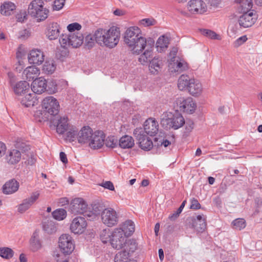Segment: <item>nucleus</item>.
I'll use <instances>...</instances> for the list:
<instances>
[{"instance_id":"f257e3e1","label":"nucleus","mask_w":262,"mask_h":262,"mask_svg":"<svg viewBox=\"0 0 262 262\" xmlns=\"http://www.w3.org/2000/svg\"><path fill=\"white\" fill-rule=\"evenodd\" d=\"M140 29L136 26L130 27L124 33V43L133 54L139 55L146 46V39L141 36Z\"/></svg>"},{"instance_id":"f03ea898","label":"nucleus","mask_w":262,"mask_h":262,"mask_svg":"<svg viewBox=\"0 0 262 262\" xmlns=\"http://www.w3.org/2000/svg\"><path fill=\"white\" fill-rule=\"evenodd\" d=\"M96 36L99 45L112 49L118 43L120 32L119 28L113 26L107 30L102 28L97 29L96 30Z\"/></svg>"},{"instance_id":"7ed1b4c3","label":"nucleus","mask_w":262,"mask_h":262,"mask_svg":"<svg viewBox=\"0 0 262 262\" xmlns=\"http://www.w3.org/2000/svg\"><path fill=\"white\" fill-rule=\"evenodd\" d=\"M42 113L45 118L51 119L54 116L58 115L59 104L57 100L53 96L45 98L42 101Z\"/></svg>"},{"instance_id":"20e7f679","label":"nucleus","mask_w":262,"mask_h":262,"mask_svg":"<svg viewBox=\"0 0 262 262\" xmlns=\"http://www.w3.org/2000/svg\"><path fill=\"white\" fill-rule=\"evenodd\" d=\"M42 0H33L28 7V14L36 18L38 22L45 20L49 13V10L44 8Z\"/></svg>"},{"instance_id":"39448f33","label":"nucleus","mask_w":262,"mask_h":262,"mask_svg":"<svg viewBox=\"0 0 262 262\" xmlns=\"http://www.w3.org/2000/svg\"><path fill=\"white\" fill-rule=\"evenodd\" d=\"M138 244L134 239H130L125 245V248L115 255V262H131L130 257L137 250Z\"/></svg>"},{"instance_id":"423d86ee","label":"nucleus","mask_w":262,"mask_h":262,"mask_svg":"<svg viewBox=\"0 0 262 262\" xmlns=\"http://www.w3.org/2000/svg\"><path fill=\"white\" fill-rule=\"evenodd\" d=\"M133 135L138 141L139 147L143 150L148 151L154 147V143L147 135L144 134V130L141 127L134 129Z\"/></svg>"},{"instance_id":"0eeeda50","label":"nucleus","mask_w":262,"mask_h":262,"mask_svg":"<svg viewBox=\"0 0 262 262\" xmlns=\"http://www.w3.org/2000/svg\"><path fill=\"white\" fill-rule=\"evenodd\" d=\"M185 122L182 115L179 113H176L172 115L171 118L163 120L161 124L167 130L171 128L176 130L183 126L185 124Z\"/></svg>"},{"instance_id":"6e6552de","label":"nucleus","mask_w":262,"mask_h":262,"mask_svg":"<svg viewBox=\"0 0 262 262\" xmlns=\"http://www.w3.org/2000/svg\"><path fill=\"white\" fill-rule=\"evenodd\" d=\"M186 222L189 228L195 230L197 232H203L207 227L206 216L198 215L195 216H190L186 219Z\"/></svg>"},{"instance_id":"1a4fd4ad","label":"nucleus","mask_w":262,"mask_h":262,"mask_svg":"<svg viewBox=\"0 0 262 262\" xmlns=\"http://www.w3.org/2000/svg\"><path fill=\"white\" fill-rule=\"evenodd\" d=\"M176 103L181 111L189 114H193L196 108V104L191 97L177 98Z\"/></svg>"},{"instance_id":"9d476101","label":"nucleus","mask_w":262,"mask_h":262,"mask_svg":"<svg viewBox=\"0 0 262 262\" xmlns=\"http://www.w3.org/2000/svg\"><path fill=\"white\" fill-rule=\"evenodd\" d=\"M129 240L127 241L126 237L123 235V233L121 229L116 228L111 234L110 243L114 248L119 250L122 248L124 249L125 245Z\"/></svg>"},{"instance_id":"9b49d317","label":"nucleus","mask_w":262,"mask_h":262,"mask_svg":"<svg viewBox=\"0 0 262 262\" xmlns=\"http://www.w3.org/2000/svg\"><path fill=\"white\" fill-rule=\"evenodd\" d=\"M88 205L86 202L81 198L73 199L69 206V211L74 214H83L86 213Z\"/></svg>"},{"instance_id":"f8f14e48","label":"nucleus","mask_w":262,"mask_h":262,"mask_svg":"<svg viewBox=\"0 0 262 262\" xmlns=\"http://www.w3.org/2000/svg\"><path fill=\"white\" fill-rule=\"evenodd\" d=\"M59 247L61 252L64 255H70L75 248L72 238L68 234H62L59 238Z\"/></svg>"},{"instance_id":"ddd939ff","label":"nucleus","mask_w":262,"mask_h":262,"mask_svg":"<svg viewBox=\"0 0 262 262\" xmlns=\"http://www.w3.org/2000/svg\"><path fill=\"white\" fill-rule=\"evenodd\" d=\"M101 220L105 225L111 227L117 224L119 216L114 209L107 208L102 212Z\"/></svg>"},{"instance_id":"4468645a","label":"nucleus","mask_w":262,"mask_h":262,"mask_svg":"<svg viewBox=\"0 0 262 262\" xmlns=\"http://www.w3.org/2000/svg\"><path fill=\"white\" fill-rule=\"evenodd\" d=\"M105 135L101 130L94 132L92 137L89 142L90 147L93 149L101 148L104 144Z\"/></svg>"},{"instance_id":"2eb2a0df","label":"nucleus","mask_w":262,"mask_h":262,"mask_svg":"<svg viewBox=\"0 0 262 262\" xmlns=\"http://www.w3.org/2000/svg\"><path fill=\"white\" fill-rule=\"evenodd\" d=\"M254 10L248 13H243L239 16L238 22L241 27L248 28L251 27L256 21L257 17L253 13Z\"/></svg>"},{"instance_id":"dca6fc26","label":"nucleus","mask_w":262,"mask_h":262,"mask_svg":"<svg viewBox=\"0 0 262 262\" xmlns=\"http://www.w3.org/2000/svg\"><path fill=\"white\" fill-rule=\"evenodd\" d=\"M188 9L193 14H203L207 11L206 4L202 0H190L188 3Z\"/></svg>"},{"instance_id":"f3484780","label":"nucleus","mask_w":262,"mask_h":262,"mask_svg":"<svg viewBox=\"0 0 262 262\" xmlns=\"http://www.w3.org/2000/svg\"><path fill=\"white\" fill-rule=\"evenodd\" d=\"M39 195L38 191L32 192L29 198L24 200L22 203L17 206L18 212L23 213L27 211L39 198Z\"/></svg>"},{"instance_id":"a211bd4d","label":"nucleus","mask_w":262,"mask_h":262,"mask_svg":"<svg viewBox=\"0 0 262 262\" xmlns=\"http://www.w3.org/2000/svg\"><path fill=\"white\" fill-rule=\"evenodd\" d=\"M144 134L150 136H155L159 130V124L157 121L152 118L147 119L143 125Z\"/></svg>"},{"instance_id":"6ab92c4d","label":"nucleus","mask_w":262,"mask_h":262,"mask_svg":"<svg viewBox=\"0 0 262 262\" xmlns=\"http://www.w3.org/2000/svg\"><path fill=\"white\" fill-rule=\"evenodd\" d=\"M86 222L82 216L75 217L70 226V229L75 234L83 233L86 227Z\"/></svg>"},{"instance_id":"aec40b11","label":"nucleus","mask_w":262,"mask_h":262,"mask_svg":"<svg viewBox=\"0 0 262 262\" xmlns=\"http://www.w3.org/2000/svg\"><path fill=\"white\" fill-rule=\"evenodd\" d=\"M60 33V27L56 22H50L46 27V36L49 40H55L58 38Z\"/></svg>"},{"instance_id":"412c9836","label":"nucleus","mask_w":262,"mask_h":262,"mask_svg":"<svg viewBox=\"0 0 262 262\" xmlns=\"http://www.w3.org/2000/svg\"><path fill=\"white\" fill-rule=\"evenodd\" d=\"M47 80L40 77L35 78L32 82L31 88L35 94H40L46 92Z\"/></svg>"},{"instance_id":"4be33fe9","label":"nucleus","mask_w":262,"mask_h":262,"mask_svg":"<svg viewBox=\"0 0 262 262\" xmlns=\"http://www.w3.org/2000/svg\"><path fill=\"white\" fill-rule=\"evenodd\" d=\"M30 250L32 252H36L42 247V241L39 237V230L36 229L33 233L30 241Z\"/></svg>"},{"instance_id":"5701e85b","label":"nucleus","mask_w":262,"mask_h":262,"mask_svg":"<svg viewBox=\"0 0 262 262\" xmlns=\"http://www.w3.org/2000/svg\"><path fill=\"white\" fill-rule=\"evenodd\" d=\"M93 133V130L90 127H83L78 133V136L77 137L78 142L80 143H89Z\"/></svg>"},{"instance_id":"b1692460","label":"nucleus","mask_w":262,"mask_h":262,"mask_svg":"<svg viewBox=\"0 0 262 262\" xmlns=\"http://www.w3.org/2000/svg\"><path fill=\"white\" fill-rule=\"evenodd\" d=\"M43 53L39 50H32L28 55V60L30 63L39 65L44 60Z\"/></svg>"},{"instance_id":"393cba45","label":"nucleus","mask_w":262,"mask_h":262,"mask_svg":"<svg viewBox=\"0 0 262 262\" xmlns=\"http://www.w3.org/2000/svg\"><path fill=\"white\" fill-rule=\"evenodd\" d=\"M21 159L20 152L17 149H12L6 156V160L9 164L14 165L18 163Z\"/></svg>"},{"instance_id":"a878e982","label":"nucleus","mask_w":262,"mask_h":262,"mask_svg":"<svg viewBox=\"0 0 262 262\" xmlns=\"http://www.w3.org/2000/svg\"><path fill=\"white\" fill-rule=\"evenodd\" d=\"M187 90L191 95L196 97L201 94L202 86L199 81L192 79Z\"/></svg>"},{"instance_id":"bb28decb","label":"nucleus","mask_w":262,"mask_h":262,"mask_svg":"<svg viewBox=\"0 0 262 262\" xmlns=\"http://www.w3.org/2000/svg\"><path fill=\"white\" fill-rule=\"evenodd\" d=\"M19 186V183L15 179H11L3 186V192L7 194H12L18 190Z\"/></svg>"},{"instance_id":"cd10ccee","label":"nucleus","mask_w":262,"mask_h":262,"mask_svg":"<svg viewBox=\"0 0 262 262\" xmlns=\"http://www.w3.org/2000/svg\"><path fill=\"white\" fill-rule=\"evenodd\" d=\"M39 74V70L34 66L27 67L23 73V76H25L26 79L28 81H33L37 78L36 77Z\"/></svg>"},{"instance_id":"c85d7f7f","label":"nucleus","mask_w":262,"mask_h":262,"mask_svg":"<svg viewBox=\"0 0 262 262\" xmlns=\"http://www.w3.org/2000/svg\"><path fill=\"white\" fill-rule=\"evenodd\" d=\"M234 3L240 4L238 8L239 13H248L253 10H251L253 6L252 0H234Z\"/></svg>"},{"instance_id":"c756f323","label":"nucleus","mask_w":262,"mask_h":262,"mask_svg":"<svg viewBox=\"0 0 262 262\" xmlns=\"http://www.w3.org/2000/svg\"><path fill=\"white\" fill-rule=\"evenodd\" d=\"M70 43L73 48L80 46L83 42L84 36L80 33H69Z\"/></svg>"},{"instance_id":"7c9ffc66","label":"nucleus","mask_w":262,"mask_h":262,"mask_svg":"<svg viewBox=\"0 0 262 262\" xmlns=\"http://www.w3.org/2000/svg\"><path fill=\"white\" fill-rule=\"evenodd\" d=\"M135 145L134 140L132 136L124 135L121 137L119 140V146L121 148H131Z\"/></svg>"},{"instance_id":"2f4dec72","label":"nucleus","mask_w":262,"mask_h":262,"mask_svg":"<svg viewBox=\"0 0 262 262\" xmlns=\"http://www.w3.org/2000/svg\"><path fill=\"white\" fill-rule=\"evenodd\" d=\"M117 229H121L123 233V235L127 238V237L130 236L134 232L135 225L132 221L127 220L123 223L121 228Z\"/></svg>"},{"instance_id":"473e14b6","label":"nucleus","mask_w":262,"mask_h":262,"mask_svg":"<svg viewBox=\"0 0 262 262\" xmlns=\"http://www.w3.org/2000/svg\"><path fill=\"white\" fill-rule=\"evenodd\" d=\"M30 89L29 83L26 81H20L16 83L13 87L15 94L21 95L27 92Z\"/></svg>"},{"instance_id":"72a5a7b5","label":"nucleus","mask_w":262,"mask_h":262,"mask_svg":"<svg viewBox=\"0 0 262 262\" xmlns=\"http://www.w3.org/2000/svg\"><path fill=\"white\" fill-rule=\"evenodd\" d=\"M68 118L67 117H60L58 120L56 131L59 134H63L69 128Z\"/></svg>"},{"instance_id":"f704fd0d","label":"nucleus","mask_w":262,"mask_h":262,"mask_svg":"<svg viewBox=\"0 0 262 262\" xmlns=\"http://www.w3.org/2000/svg\"><path fill=\"white\" fill-rule=\"evenodd\" d=\"M169 45V40L168 37H165L164 35L161 36L158 39L156 47L157 51L162 52L166 50Z\"/></svg>"},{"instance_id":"c9c22d12","label":"nucleus","mask_w":262,"mask_h":262,"mask_svg":"<svg viewBox=\"0 0 262 262\" xmlns=\"http://www.w3.org/2000/svg\"><path fill=\"white\" fill-rule=\"evenodd\" d=\"M15 9L16 6L14 3L11 2H5L1 6V13L6 16L10 15Z\"/></svg>"},{"instance_id":"e433bc0d","label":"nucleus","mask_w":262,"mask_h":262,"mask_svg":"<svg viewBox=\"0 0 262 262\" xmlns=\"http://www.w3.org/2000/svg\"><path fill=\"white\" fill-rule=\"evenodd\" d=\"M191 79L188 75H181L178 79V87L180 90L187 89Z\"/></svg>"},{"instance_id":"4c0bfd02","label":"nucleus","mask_w":262,"mask_h":262,"mask_svg":"<svg viewBox=\"0 0 262 262\" xmlns=\"http://www.w3.org/2000/svg\"><path fill=\"white\" fill-rule=\"evenodd\" d=\"M69 50L67 47H59L56 48L55 57L61 61H63L69 55Z\"/></svg>"},{"instance_id":"58836bf2","label":"nucleus","mask_w":262,"mask_h":262,"mask_svg":"<svg viewBox=\"0 0 262 262\" xmlns=\"http://www.w3.org/2000/svg\"><path fill=\"white\" fill-rule=\"evenodd\" d=\"M173 64L174 67V71L177 72H182L185 71L188 69L187 64L186 62H182L181 61H179L178 59H177L176 57H173L171 60V62L170 64Z\"/></svg>"},{"instance_id":"ea45409f","label":"nucleus","mask_w":262,"mask_h":262,"mask_svg":"<svg viewBox=\"0 0 262 262\" xmlns=\"http://www.w3.org/2000/svg\"><path fill=\"white\" fill-rule=\"evenodd\" d=\"M35 96V94L30 93L26 95L21 100V104L27 107L34 106L36 101Z\"/></svg>"},{"instance_id":"a19ab883","label":"nucleus","mask_w":262,"mask_h":262,"mask_svg":"<svg viewBox=\"0 0 262 262\" xmlns=\"http://www.w3.org/2000/svg\"><path fill=\"white\" fill-rule=\"evenodd\" d=\"M162 64L161 60L155 57L152 58L149 63V69L151 73L157 74L159 70L161 69Z\"/></svg>"},{"instance_id":"79ce46f5","label":"nucleus","mask_w":262,"mask_h":262,"mask_svg":"<svg viewBox=\"0 0 262 262\" xmlns=\"http://www.w3.org/2000/svg\"><path fill=\"white\" fill-rule=\"evenodd\" d=\"M96 37V31L93 35L90 34L85 37L84 46L86 49L89 50L92 49L95 43L99 45V42L97 40Z\"/></svg>"},{"instance_id":"37998d69","label":"nucleus","mask_w":262,"mask_h":262,"mask_svg":"<svg viewBox=\"0 0 262 262\" xmlns=\"http://www.w3.org/2000/svg\"><path fill=\"white\" fill-rule=\"evenodd\" d=\"M42 228L46 233L49 234L54 233L57 230L55 223L49 220L43 223Z\"/></svg>"},{"instance_id":"c03bdc74","label":"nucleus","mask_w":262,"mask_h":262,"mask_svg":"<svg viewBox=\"0 0 262 262\" xmlns=\"http://www.w3.org/2000/svg\"><path fill=\"white\" fill-rule=\"evenodd\" d=\"M46 92L50 94H54L58 92V88L55 80L51 79L47 80Z\"/></svg>"},{"instance_id":"a18cd8bd","label":"nucleus","mask_w":262,"mask_h":262,"mask_svg":"<svg viewBox=\"0 0 262 262\" xmlns=\"http://www.w3.org/2000/svg\"><path fill=\"white\" fill-rule=\"evenodd\" d=\"M14 255V251L9 247L0 248V256L2 258L9 259Z\"/></svg>"},{"instance_id":"49530a36","label":"nucleus","mask_w":262,"mask_h":262,"mask_svg":"<svg viewBox=\"0 0 262 262\" xmlns=\"http://www.w3.org/2000/svg\"><path fill=\"white\" fill-rule=\"evenodd\" d=\"M53 217L58 221H61L64 219L67 216V211L62 208L57 209L52 213Z\"/></svg>"},{"instance_id":"de8ad7c7","label":"nucleus","mask_w":262,"mask_h":262,"mask_svg":"<svg viewBox=\"0 0 262 262\" xmlns=\"http://www.w3.org/2000/svg\"><path fill=\"white\" fill-rule=\"evenodd\" d=\"M105 209V206H104L103 203L102 202H95L92 204L93 211L96 215H99L100 213L101 214Z\"/></svg>"},{"instance_id":"09e8293b","label":"nucleus","mask_w":262,"mask_h":262,"mask_svg":"<svg viewBox=\"0 0 262 262\" xmlns=\"http://www.w3.org/2000/svg\"><path fill=\"white\" fill-rule=\"evenodd\" d=\"M232 225L234 229L238 230H241L245 228L246 223L244 219L238 218L234 220L232 222Z\"/></svg>"},{"instance_id":"8fccbe9b","label":"nucleus","mask_w":262,"mask_h":262,"mask_svg":"<svg viewBox=\"0 0 262 262\" xmlns=\"http://www.w3.org/2000/svg\"><path fill=\"white\" fill-rule=\"evenodd\" d=\"M112 232L108 228L103 229L100 233V238L102 243H107V242H110L111 239V234Z\"/></svg>"},{"instance_id":"3c124183","label":"nucleus","mask_w":262,"mask_h":262,"mask_svg":"<svg viewBox=\"0 0 262 262\" xmlns=\"http://www.w3.org/2000/svg\"><path fill=\"white\" fill-rule=\"evenodd\" d=\"M104 144L107 147L114 148L117 146L118 141L114 136H108L104 139Z\"/></svg>"},{"instance_id":"603ef678","label":"nucleus","mask_w":262,"mask_h":262,"mask_svg":"<svg viewBox=\"0 0 262 262\" xmlns=\"http://www.w3.org/2000/svg\"><path fill=\"white\" fill-rule=\"evenodd\" d=\"M200 32L202 35L211 39H220L219 36L215 32L209 29H202Z\"/></svg>"},{"instance_id":"864d4df0","label":"nucleus","mask_w":262,"mask_h":262,"mask_svg":"<svg viewBox=\"0 0 262 262\" xmlns=\"http://www.w3.org/2000/svg\"><path fill=\"white\" fill-rule=\"evenodd\" d=\"M55 69L56 65L52 61L51 62L46 61L43 66V71L48 74H52Z\"/></svg>"},{"instance_id":"5fc2aeb1","label":"nucleus","mask_w":262,"mask_h":262,"mask_svg":"<svg viewBox=\"0 0 262 262\" xmlns=\"http://www.w3.org/2000/svg\"><path fill=\"white\" fill-rule=\"evenodd\" d=\"M186 203V200H184L180 206L177 210V211H175L172 214L169 215V217H168L169 219L172 221H175L179 216L180 214L182 212Z\"/></svg>"},{"instance_id":"6e6d98bb","label":"nucleus","mask_w":262,"mask_h":262,"mask_svg":"<svg viewBox=\"0 0 262 262\" xmlns=\"http://www.w3.org/2000/svg\"><path fill=\"white\" fill-rule=\"evenodd\" d=\"M70 39L69 34L68 35L62 34L59 40L60 47H67V46H71Z\"/></svg>"},{"instance_id":"4d7b16f0","label":"nucleus","mask_w":262,"mask_h":262,"mask_svg":"<svg viewBox=\"0 0 262 262\" xmlns=\"http://www.w3.org/2000/svg\"><path fill=\"white\" fill-rule=\"evenodd\" d=\"M77 135H78V130L75 129V128L72 127L71 128H70L69 130L67 133L66 139L72 142L75 140Z\"/></svg>"},{"instance_id":"13d9d810","label":"nucleus","mask_w":262,"mask_h":262,"mask_svg":"<svg viewBox=\"0 0 262 262\" xmlns=\"http://www.w3.org/2000/svg\"><path fill=\"white\" fill-rule=\"evenodd\" d=\"M140 24L144 27H149L155 25L157 21L153 18H144L140 20Z\"/></svg>"},{"instance_id":"bf43d9fd","label":"nucleus","mask_w":262,"mask_h":262,"mask_svg":"<svg viewBox=\"0 0 262 262\" xmlns=\"http://www.w3.org/2000/svg\"><path fill=\"white\" fill-rule=\"evenodd\" d=\"M81 29V26L78 23H73L68 25L67 29L70 33H73L75 31H79Z\"/></svg>"},{"instance_id":"052dcab7","label":"nucleus","mask_w":262,"mask_h":262,"mask_svg":"<svg viewBox=\"0 0 262 262\" xmlns=\"http://www.w3.org/2000/svg\"><path fill=\"white\" fill-rule=\"evenodd\" d=\"M65 0H55L53 7V10H59L63 7Z\"/></svg>"},{"instance_id":"680f3d73","label":"nucleus","mask_w":262,"mask_h":262,"mask_svg":"<svg viewBox=\"0 0 262 262\" xmlns=\"http://www.w3.org/2000/svg\"><path fill=\"white\" fill-rule=\"evenodd\" d=\"M15 146L17 148L24 151H28L30 149L29 145H27L25 143L20 142V141H17Z\"/></svg>"},{"instance_id":"e2e57ef3","label":"nucleus","mask_w":262,"mask_h":262,"mask_svg":"<svg viewBox=\"0 0 262 262\" xmlns=\"http://www.w3.org/2000/svg\"><path fill=\"white\" fill-rule=\"evenodd\" d=\"M190 208L191 209H193V210H197L199 209H201L202 208H201V205L199 203L198 200L193 198L191 200V205H190Z\"/></svg>"},{"instance_id":"0e129e2a","label":"nucleus","mask_w":262,"mask_h":262,"mask_svg":"<svg viewBox=\"0 0 262 262\" xmlns=\"http://www.w3.org/2000/svg\"><path fill=\"white\" fill-rule=\"evenodd\" d=\"M100 185L104 188L105 189H107L112 191L115 190V188L113 183L110 181L102 182Z\"/></svg>"},{"instance_id":"69168bd1","label":"nucleus","mask_w":262,"mask_h":262,"mask_svg":"<svg viewBox=\"0 0 262 262\" xmlns=\"http://www.w3.org/2000/svg\"><path fill=\"white\" fill-rule=\"evenodd\" d=\"M30 35V32L27 29H24L19 32L18 38L25 39L28 38Z\"/></svg>"},{"instance_id":"338daca9","label":"nucleus","mask_w":262,"mask_h":262,"mask_svg":"<svg viewBox=\"0 0 262 262\" xmlns=\"http://www.w3.org/2000/svg\"><path fill=\"white\" fill-rule=\"evenodd\" d=\"M152 59L149 58H147V56L144 55V54H142L140 57L139 58V61L141 62V63L143 65L147 64L150 61H151Z\"/></svg>"},{"instance_id":"774afa93","label":"nucleus","mask_w":262,"mask_h":262,"mask_svg":"<svg viewBox=\"0 0 262 262\" xmlns=\"http://www.w3.org/2000/svg\"><path fill=\"white\" fill-rule=\"evenodd\" d=\"M193 122L191 120H188L186 122L185 129L186 132L189 133L190 132L193 128Z\"/></svg>"}]
</instances>
